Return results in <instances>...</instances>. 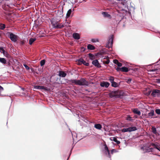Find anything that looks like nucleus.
Masks as SVG:
<instances>
[{
    "mask_svg": "<svg viewBox=\"0 0 160 160\" xmlns=\"http://www.w3.org/2000/svg\"><path fill=\"white\" fill-rule=\"evenodd\" d=\"M71 12H72L71 9H70L68 11L67 13V14H66V17L67 18H68V17H70V16L71 13Z\"/></svg>",
    "mask_w": 160,
    "mask_h": 160,
    "instance_id": "obj_24",
    "label": "nucleus"
},
{
    "mask_svg": "<svg viewBox=\"0 0 160 160\" xmlns=\"http://www.w3.org/2000/svg\"><path fill=\"white\" fill-rule=\"evenodd\" d=\"M0 62L3 64H5L6 63V61L5 58H0Z\"/></svg>",
    "mask_w": 160,
    "mask_h": 160,
    "instance_id": "obj_28",
    "label": "nucleus"
},
{
    "mask_svg": "<svg viewBox=\"0 0 160 160\" xmlns=\"http://www.w3.org/2000/svg\"><path fill=\"white\" fill-rule=\"evenodd\" d=\"M87 48L88 49L91 50H93L95 49L94 47L91 44L88 45L87 46Z\"/></svg>",
    "mask_w": 160,
    "mask_h": 160,
    "instance_id": "obj_22",
    "label": "nucleus"
},
{
    "mask_svg": "<svg viewBox=\"0 0 160 160\" xmlns=\"http://www.w3.org/2000/svg\"><path fill=\"white\" fill-rule=\"evenodd\" d=\"M64 24L63 23H58L56 27L57 28H62L64 27Z\"/></svg>",
    "mask_w": 160,
    "mask_h": 160,
    "instance_id": "obj_17",
    "label": "nucleus"
},
{
    "mask_svg": "<svg viewBox=\"0 0 160 160\" xmlns=\"http://www.w3.org/2000/svg\"><path fill=\"white\" fill-rule=\"evenodd\" d=\"M72 135L73 139H74V137H76H76H77V134L75 133H74V132L73 133H72Z\"/></svg>",
    "mask_w": 160,
    "mask_h": 160,
    "instance_id": "obj_35",
    "label": "nucleus"
},
{
    "mask_svg": "<svg viewBox=\"0 0 160 160\" xmlns=\"http://www.w3.org/2000/svg\"><path fill=\"white\" fill-rule=\"evenodd\" d=\"M58 16L60 18H62L63 16V11H59L58 12Z\"/></svg>",
    "mask_w": 160,
    "mask_h": 160,
    "instance_id": "obj_23",
    "label": "nucleus"
},
{
    "mask_svg": "<svg viewBox=\"0 0 160 160\" xmlns=\"http://www.w3.org/2000/svg\"><path fill=\"white\" fill-rule=\"evenodd\" d=\"M109 62V61L108 60H107V61H106V63L108 64Z\"/></svg>",
    "mask_w": 160,
    "mask_h": 160,
    "instance_id": "obj_44",
    "label": "nucleus"
},
{
    "mask_svg": "<svg viewBox=\"0 0 160 160\" xmlns=\"http://www.w3.org/2000/svg\"><path fill=\"white\" fill-rule=\"evenodd\" d=\"M51 23L52 24L53 27L55 28H56V27L58 22H54V21H51Z\"/></svg>",
    "mask_w": 160,
    "mask_h": 160,
    "instance_id": "obj_26",
    "label": "nucleus"
},
{
    "mask_svg": "<svg viewBox=\"0 0 160 160\" xmlns=\"http://www.w3.org/2000/svg\"><path fill=\"white\" fill-rule=\"evenodd\" d=\"M70 82L72 83H75L77 85L80 86H88V82L84 78H81L80 80H71L70 81Z\"/></svg>",
    "mask_w": 160,
    "mask_h": 160,
    "instance_id": "obj_2",
    "label": "nucleus"
},
{
    "mask_svg": "<svg viewBox=\"0 0 160 160\" xmlns=\"http://www.w3.org/2000/svg\"><path fill=\"white\" fill-rule=\"evenodd\" d=\"M113 44V39L112 36H110V37L109 39L107 44L106 45V47L108 48L112 47Z\"/></svg>",
    "mask_w": 160,
    "mask_h": 160,
    "instance_id": "obj_3",
    "label": "nucleus"
},
{
    "mask_svg": "<svg viewBox=\"0 0 160 160\" xmlns=\"http://www.w3.org/2000/svg\"><path fill=\"white\" fill-rule=\"evenodd\" d=\"M156 112L158 114H160V109H157L155 110Z\"/></svg>",
    "mask_w": 160,
    "mask_h": 160,
    "instance_id": "obj_36",
    "label": "nucleus"
},
{
    "mask_svg": "<svg viewBox=\"0 0 160 160\" xmlns=\"http://www.w3.org/2000/svg\"><path fill=\"white\" fill-rule=\"evenodd\" d=\"M110 139L111 141H114L116 142L117 144H119L120 143V142L117 140V138L115 137H111Z\"/></svg>",
    "mask_w": 160,
    "mask_h": 160,
    "instance_id": "obj_15",
    "label": "nucleus"
},
{
    "mask_svg": "<svg viewBox=\"0 0 160 160\" xmlns=\"http://www.w3.org/2000/svg\"><path fill=\"white\" fill-rule=\"evenodd\" d=\"M92 64L96 67H101V66L97 60H95L93 61L92 62Z\"/></svg>",
    "mask_w": 160,
    "mask_h": 160,
    "instance_id": "obj_9",
    "label": "nucleus"
},
{
    "mask_svg": "<svg viewBox=\"0 0 160 160\" xmlns=\"http://www.w3.org/2000/svg\"><path fill=\"white\" fill-rule=\"evenodd\" d=\"M34 88L35 89H43L45 91H47L48 90V88L46 87H44V86H35L34 87Z\"/></svg>",
    "mask_w": 160,
    "mask_h": 160,
    "instance_id": "obj_6",
    "label": "nucleus"
},
{
    "mask_svg": "<svg viewBox=\"0 0 160 160\" xmlns=\"http://www.w3.org/2000/svg\"><path fill=\"white\" fill-rule=\"evenodd\" d=\"M73 36L74 39H79L80 38L79 34L76 33H73Z\"/></svg>",
    "mask_w": 160,
    "mask_h": 160,
    "instance_id": "obj_13",
    "label": "nucleus"
},
{
    "mask_svg": "<svg viewBox=\"0 0 160 160\" xmlns=\"http://www.w3.org/2000/svg\"><path fill=\"white\" fill-rule=\"evenodd\" d=\"M2 53L5 56L8 58L9 57V55L5 51H3Z\"/></svg>",
    "mask_w": 160,
    "mask_h": 160,
    "instance_id": "obj_29",
    "label": "nucleus"
},
{
    "mask_svg": "<svg viewBox=\"0 0 160 160\" xmlns=\"http://www.w3.org/2000/svg\"><path fill=\"white\" fill-rule=\"evenodd\" d=\"M142 149H145V152H149L156 150L157 152H160V146L157 143H151L149 146L148 145L142 148Z\"/></svg>",
    "mask_w": 160,
    "mask_h": 160,
    "instance_id": "obj_1",
    "label": "nucleus"
},
{
    "mask_svg": "<svg viewBox=\"0 0 160 160\" xmlns=\"http://www.w3.org/2000/svg\"><path fill=\"white\" fill-rule=\"evenodd\" d=\"M117 152L118 151L116 150L115 149H112L111 151V152L112 154H113V152Z\"/></svg>",
    "mask_w": 160,
    "mask_h": 160,
    "instance_id": "obj_40",
    "label": "nucleus"
},
{
    "mask_svg": "<svg viewBox=\"0 0 160 160\" xmlns=\"http://www.w3.org/2000/svg\"><path fill=\"white\" fill-rule=\"evenodd\" d=\"M151 129L152 132L153 133L155 134H157V130L156 128H154V127H152Z\"/></svg>",
    "mask_w": 160,
    "mask_h": 160,
    "instance_id": "obj_30",
    "label": "nucleus"
},
{
    "mask_svg": "<svg viewBox=\"0 0 160 160\" xmlns=\"http://www.w3.org/2000/svg\"><path fill=\"white\" fill-rule=\"evenodd\" d=\"M94 127L97 129L100 130L102 128V126L100 124H96L94 125Z\"/></svg>",
    "mask_w": 160,
    "mask_h": 160,
    "instance_id": "obj_14",
    "label": "nucleus"
},
{
    "mask_svg": "<svg viewBox=\"0 0 160 160\" xmlns=\"http://www.w3.org/2000/svg\"><path fill=\"white\" fill-rule=\"evenodd\" d=\"M131 80H128V82H131Z\"/></svg>",
    "mask_w": 160,
    "mask_h": 160,
    "instance_id": "obj_48",
    "label": "nucleus"
},
{
    "mask_svg": "<svg viewBox=\"0 0 160 160\" xmlns=\"http://www.w3.org/2000/svg\"><path fill=\"white\" fill-rule=\"evenodd\" d=\"M127 120H128L130 121V120H132L131 118L129 116V117H127Z\"/></svg>",
    "mask_w": 160,
    "mask_h": 160,
    "instance_id": "obj_42",
    "label": "nucleus"
},
{
    "mask_svg": "<svg viewBox=\"0 0 160 160\" xmlns=\"http://www.w3.org/2000/svg\"><path fill=\"white\" fill-rule=\"evenodd\" d=\"M78 62L80 64L83 63V64L86 66H88L89 65V63H88L86 62L82 59H80L79 60H78Z\"/></svg>",
    "mask_w": 160,
    "mask_h": 160,
    "instance_id": "obj_11",
    "label": "nucleus"
},
{
    "mask_svg": "<svg viewBox=\"0 0 160 160\" xmlns=\"http://www.w3.org/2000/svg\"><path fill=\"white\" fill-rule=\"evenodd\" d=\"M104 150L105 151V152L106 154H107V153H108L109 157L110 158L111 156L110 155V152L106 144L104 145Z\"/></svg>",
    "mask_w": 160,
    "mask_h": 160,
    "instance_id": "obj_12",
    "label": "nucleus"
},
{
    "mask_svg": "<svg viewBox=\"0 0 160 160\" xmlns=\"http://www.w3.org/2000/svg\"><path fill=\"white\" fill-rule=\"evenodd\" d=\"M120 70L122 72H128V68L124 67H122L121 68H118L117 69V70Z\"/></svg>",
    "mask_w": 160,
    "mask_h": 160,
    "instance_id": "obj_10",
    "label": "nucleus"
},
{
    "mask_svg": "<svg viewBox=\"0 0 160 160\" xmlns=\"http://www.w3.org/2000/svg\"><path fill=\"white\" fill-rule=\"evenodd\" d=\"M109 85V83L107 82H102L100 83V86L102 87H105L107 88L108 87Z\"/></svg>",
    "mask_w": 160,
    "mask_h": 160,
    "instance_id": "obj_8",
    "label": "nucleus"
},
{
    "mask_svg": "<svg viewBox=\"0 0 160 160\" xmlns=\"http://www.w3.org/2000/svg\"><path fill=\"white\" fill-rule=\"evenodd\" d=\"M23 66L26 69L29 70V68L26 64H24Z\"/></svg>",
    "mask_w": 160,
    "mask_h": 160,
    "instance_id": "obj_38",
    "label": "nucleus"
},
{
    "mask_svg": "<svg viewBox=\"0 0 160 160\" xmlns=\"http://www.w3.org/2000/svg\"><path fill=\"white\" fill-rule=\"evenodd\" d=\"M59 75L62 77H65L66 75V74L63 71H60Z\"/></svg>",
    "mask_w": 160,
    "mask_h": 160,
    "instance_id": "obj_16",
    "label": "nucleus"
},
{
    "mask_svg": "<svg viewBox=\"0 0 160 160\" xmlns=\"http://www.w3.org/2000/svg\"><path fill=\"white\" fill-rule=\"evenodd\" d=\"M112 86L114 87H118V85L117 83L114 81L111 83Z\"/></svg>",
    "mask_w": 160,
    "mask_h": 160,
    "instance_id": "obj_27",
    "label": "nucleus"
},
{
    "mask_svg": "<svg viewBox=\"0 0 160 160\" xmlns=\"http://www.w3.org/2000/svg\"><path fill=\"white\" fill-rule=\"evenodd\" d=\"M114 78L113 77L110 76L109 78V80L112 83L114 82Z\"/></svg>",
    "mask_w": 160,
    "mask_h": 160,
    "instance_id": "obj_32",
    "label": "nucleus"
},
{
    "mask_svg": "<svg viewBox=\"0 0 160 160\" xmlns=\"http://www.w3.org/2000/svg\"><path fill=\"white\" fill-rule=\"evenodd\" d=\"M102 14L104 18H107L109 19H111L112 18L111 15L107 12H102Z\"/></svg>",
    "mask_w": 160,
    "mask_h": 160,
    "instance_id": "obj_7",
    "label": "nucleus"
},
{
    "mask_svg": "<svg viewBox=\"0 0 160 160\" xmlns=\"http://www.w3.org/2000/svg\"><path fill=\"white\" fill-rule=\"evenodd\" d=\"M36 40V38H31L29 40V44L31 45Z\"/></svg>",
    "mask_w": 160,
    "mask_h": 160,
    "instance_id": "obj_25",
    "label": "nucleus"
},
{
    "mask_svg": "<svg viewBox=\"0 0 160 160\" xmlns=\"http://www.w3.org/2000/svg\"><path fill=\"white\" fill-rule=\"evenodd\" d=\"M81 50H82V51H85V49L83 47H82L81 48Z\"/></svg>",
    "mask_w": 160,
    "mask_h": 160,
    "instance_id": "obj_43",
    "label": "nucleus"
},
{
    "mask_svg": "<svg viewBox=\"0 0 160 160\" xmlns=\"http://www.w3.org/2000/svg\"><path fill=\"white\" fill-rule=\"evenodd\" d=\"M152 95L155 97L156 96H158L160 95V90L158 89H155L153 91L152 94Z\"/></svg>",
    "mask_w": 160,
    "mask_h": 160,
    "instance_id": "obj_5",
    "label": "nucleus"
},
{
    "mask_svg": "<svg viewBox=\"0 0 160 160\" xmlns=\"http://www.w3.org/2000/svg\"><path fill=\"white\" fill-rule=\"evenodd\" d=\"M89 56H90L91 55H92L91 54H90V53L89 54Z\"/></svg>",
    "mask_w": 160,
    "mask_h": 160,
    "instance_id": "obj_47",
    "label": "nucleus"
},
{
    "mask_svg": "<svg viewBox=\"0 0 160 160\" xmlns=\"http://www.w3.org/2000/svg\"><path fill=\"white\" fill-rule=\"evenodd\" d=\"M3 51H5L3 48L0 47V51L2 53Z\"/></svg>",
    "mask_w": 160,
    "mask_h": 160,
    "instance_id": "obj_41",
    "label": "nucleus"
},
{
    "mask_svg": "<svg viewBox=\"0 0 160 160\" xmlns=\"http://www.w3.org/2000/svg\"><path fill=\"white\" fill-rule=\"evenodd\" d=\"M5 28V25L4 24H0V28L1 29L3 30Z\"/></svg>",
    "mask_w": 160,
    "mask_h": 160,
    "instance_id": "obj_31",
    "label": "nucleus"
},
{
    "mask_svg": "<svg viewBox=\"0 0 160 160\" xmlns=\"http://www.w3.org/2000/svg\"><path fill=\"white\" fill-rule=\"evenodd\" d=\"M154 111L153 110H152L151 112L148 113V117L152 118V117L154 115Z\"/></svg>",
    "mask_w": 160,
    "mask_h": 160,
    "instance_id": "obj_19",
    "label": "nucleus"
},
{
    "mask_svg": "<svg viewBox=\"0 0 160 160\" xmlns=\"http://www.w3.org/2000/svg\"><path fill=\"white\" fill-rule=\"evenodd\" d=\"M17 36L14 34L12 33H10L9 34V38L13 42H16L17 41Z\"/></svg>",
    "mask_w": 160,
    "mask_h": 160,
    "instance_id": "obj_4",
    "label": "nucleus"
},
{
    "mask_svg": "<svg viewBox=\"0 0 160 160\" xmlns=\"http://www.w3.org/2000/svg\"><path fill=\"white\" fill-rule=\"evenodd\" d=\"M133 111L134 113L137 114L138 115H140L141 114V112L137 109H133Z\"/></svg>",
    "mask_w": 160,
    "mask_h": 160,
    "instance_id": "obj_21",
    "label": "nucleus"
},
{
    "mask_svg": "<svg viewBox=\"0 0 160 160\" xmlns=\"http://www.w3.org/2000/svg\"><path fill=\"white\" fill-rule=\"evenodd\" d=\"M21 44H24V42H23V41H22V42H21Z\"/></svg>",
    "mask_w": 160,
    "mask_h": 160,
    "instance_id": "obj_45",
    "label": "nucleus"
},
{
    "mask_svg": "<svg viewBox=\"0 0 160 160\" xmlns=\"http://www.w3.org/2000/svg\"><path fill=\"white\" fill-rule=\"evenodd\" d=\"M137 128L136 127H133L128 128L129 132L135 131L137 130Z\"/></svg>",
    "mask_w": 160,
    "mask_h": 160,
    "instance_id": "obj_20",
    "label": "nucleus"
},
{
    "mask_svg": "<svg viewBox=\"0 0 160 160\" xmlns=\"http://www.w3.org/2000/svg\"><path fill=\"white\" fill-rule=\"evenodd\" d=\"M92 42H98V39H92Z\"/></svg>",
    "mask_w": 160,
    "mask_h": 160,
    "instance_id": "obj_37",
    "label": "nucleus"
},
{
    "mask_svg": "<svg viewBox=\"0 0 160 160\" xmlns=\"http://www.w3.org/2000/svg\"><path fill=\"white\" fill-rule=\"evenodd\" d=\"M3 88L0 85V96L1 95V92L3 90Z\"/></svg>",
    "mask_w": 160,
    "mask_h": 160,
    "instance_id": "obj_39",
    "label": "nucleus"
},
{
    "mask_svg": "<svg viewBox=\"0 0 160 160\" xmlns=\"http://www.w3.org/2000/svg\"><path fill=\"white\" fill-rule=\"evenodd\" d=\"M158 82L160 83V79H158Z\"/></svg>",
    "mask_w": 160,
    "mask_h": 160,
    "instance_id": "obj_46",
    "label": "nucleus"
},
{
    "mask_svg": "<svg viewBox=\"0 0 160 160\" xmlns=\"http://www.w3.org/2000/svg\"><path fill=\"white\" fill-rule=\"evenodd\" d=\"M122 131L123 132H129L128 128H124L122 130Z\"/></svg>",
    "mask_w": 160,
    "mask_h": 160,
    "instance_id": "obj_33",
    "label": "nucleus"
},
{
    "mask_svg": "<svg viewBox=\"0 0 160 160\" xmlns=\"http://www.w3.org/2000/svg\"><path fill=\"white\" fill-rule=\"evenodd\" d=\"M113 62L116 64L118 66L120 67L122 66V64L120 62H118V61L117 60L115 59L113 60Z\"/></svg>",
    "mask_w": 160,
    "mask_h": 160,
    "instance_id": "obj_18",
    "label": "nucleus"
},
{
    "mask_svg": "<svg viewBox=\"0 0 160 160\" xmlns=\"http://www.w3.org/2000/svg\"><path fill=\"white\" fill-rule=\"evenodd\" d=\"M45 63V61L44 60H42L40 62V65L41 66H43Z\"/></svg>",
    "mask_w": 160,
    "mask_h": 160,
    "instance_id": "obj_34",
    "label": "nucleus"
}]
</instances>
